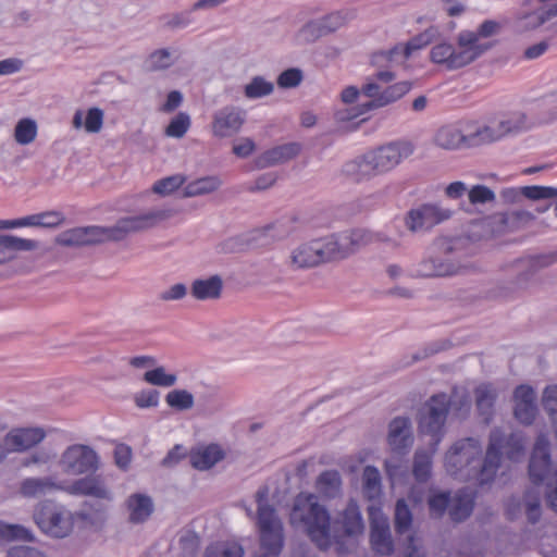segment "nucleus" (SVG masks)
I'll return each mask as SVG.
<instances>
[{"label": "nucleus", "mask_w": 557, "mask_h": 557, "mask_svg": "<svg viewBox=\"0 0 557 557\" xmlns=\"http://www.w3.org/2000/svg\"><path fill=\"white\" fill-rule=\"evenodd\" d=\"M186 286L182 283L174 284L168 290L163 292L161 298L163 300H178L186 295Z\"/></svg>", "instance_id": "774afa93"}, {"label": "nucleus", "mask_w": 557, "mask_h": 557, "mask_svg": "<svg viewBox=\"0 0 557 557\" xmlns=\"http://www.w3.org/2000/svg\"><path fill=\"white\" fill-rule=\"evenodd\" d=\"M273 90V85L270 82H267L262 77H255L248 85L245 87V95L248 98L255 99L267 96L271 94Z\"/></svg>", "instance_id": "8fccbe9b"}, {"label": "nucleus", "mask_w": 557, "mask_h": 557, "mask_svg": "<svg viewBox=\"0 0 557 557\" xmlns=\"http://www.w3.org/2000/svg\"><path fill=\"white\" fill-rule=\"evenodd\" d=\"M522 195L532 200L557 198V188L550 186H525Z\"/></svg>", "instance_id": "3c124183"}, {"label": "nucleus", "mask_w": 557, "mask_h": 557, "mask_svg": "<svg viewBox=\"0 0 557 557\" xmlns=\"http://www.w3.org/2000/svg\"><path fill=\"white\" fill-rule=\"evenodd\" d=\"M543 406L552 422L557 424V385L547 386L543 393ZM557 436V425L555 429Z\"/></svg>", "instance_id": "09e8293b"}, {"label": "nucleus", "mask_w": 557, "mask_h": 557, "mask_svg": "<svg viewBox=\"0 0 557 557\" xmlns=\"http://www.w3.org/2000/svg\"><path fill=\"white\" fill-rule=\"evenodd\" d=\"M159 403V392L143 391L135 396V404L139 408L156 407Z\"/></svg>", "instance_id": "680f3d73"}, {"label": "nucleus", "mask_w": 557, "mask_h": 557, "mask_svg": "<svg viewBox=\"0 0 557 557\" xmlns=\"http://www.w3.org/2000/svg\"><path fill=\"white\" fill-rule=\"evenodd\" d=\"M185 181V176L181 174L171 175L157 181L152 186V191L161 196H166L177 190Z\"/></svg>", "instance_id": "a18cd8bd"}, {"label": "nucleus", "mask_w": 557, "mask_h": 557, "mask_svg": "<svg viewBox=\"0 0 557 557\" xmlns=\"http://www.w3.org/2000/svg\"><path fill=\"white\" fill-rule=\"evenodd\" d=\"M45 435L40 428L15 429L5 435L4 445L9 451H23L40 443Z\"/></svg>", "instance_id": "412c9836"}, {"label": "nucleus", "mask_w": 557, "mask_h": 557, "mask_svg": "<svg viewBox=\"0 0 557 557\" xmlns=\"http://www.w3.org/2000/svg\"><path fill=\"white\" fill-rule=\"evenodd\" d=\"M165 400L171 408L187 410L194 406V396L185 389H173L168 393Z\"/></svg>", "instance_id": "49530a36"}, {"label": "nucleus", "mask_w": 557, "mask_h": 557, "mask_svg": "<svg viewBox=\"0 0 557 557\" xmlns=\"http://www.w3.org/2000/svg\"><path fill=\"white\" fill-rule=\"evenodd\" d=\"M64 490L72 495H86L100 499H111L110 491L103 479L99 475L79 479L64 487Z\"/></svg>", "instance_id": "4be33fe9"}, {"label": "nucleus", "mask_w": 557, "mask_h": 557, "mask_svg": "<svg viewBox=\"0 0 557 557\" xmlns=\"http://www.w3.org/2000/svg\"><path fill=\"white\" fill-rule=\"evenodd\" d=\"M34 519L44 533L53 537H65L73 529L72 515L63 507L50 502H45L37 507Z\"/></svg>", "instance_id": "9d476101"}, {"label": "nucleus", "mask_w": 557, "mask_h": 557, "mask_svg": "<svg viewBox=\"0 0 557 557\" xmlns=\"http://www.w3.org/2000/svg\"><path fill=\"white\" fill-rule=\"evenodd\" d=\"M165 216L166 214L163 211H153L143 215L121 219L113 227H76L61 233L57 237V243L62 246H85L103 240H122L129 233L154 226L157 222L165 219Z\"/></svg>", "instance_id": "20e7f679"}, {"label": "nucleus", "mask_w": 557, "mask_h": 557, "mask_svg": "<svg viewBox=\"0 0 557 557\" xmlns=\"http://www.w3.org/2000/svg\"><path fill=\"white\" fill-rule=\"evenodd\" d=\"M449 493H436L429 498L430 511L436 516H442L450 506Z\"/></svg>", "instance_id": "5fc2aeb1"}, {"label": "nucleus", "mask_w": 557, "mask_h": 557, "mask_svg": "<svg viewBox=\"0 0 557 557\" xmlns=\"http://www.w3.org/2000/svg\"><path fill=\"white\" fill-rule=\"evenodd\" d=\"M388 445L391 449L399 455H405L412 444L410 432V420L405 417L393 419L388 426Z\"/></svg>", "instance_id": "6ab92c4d"}, {"label": "nucleus", "mask_w": 557, "mask_h": 557, "mask_svg": "<svg viewBox=\"0 0 557 557\" xmlns=\"http://www.w3.org/2000/svg\"><path fill=\"white\" fill-rule=\"evenodd\" d=\"M276 182V176L274 173H265L260 175L256 182L255 185L249 186L247 189L249 191H257V190H264L269 187H271Z\"/></svg>", "instance_id": "69168bd1"}, {"label": "nucleus", "mask_w": 557, "mask_h": 557, "mask_svg": "<svg viewBox=\"0 0 557 557\" xmlns=\"http://www.w3.org/2000/svg\"><path fill=\"white\" fill-rule=\"evenodd\" d=\"M417 536L411 533L407 536L404 543V556L405 557H423L420 552V548L417 545Z\"/></svg>", "instance_id": "338daca9"}, {"label": "nucleus", "mask_w": 557, "mask_h": 557, "mask_svg": "<svg viewBox=\"0 0 557 557\" xmlns=\"http://www.w3.org/2000/svg\"><path fill=\"white\" fill-rule=\"evenodd\" d=\"M435 144L444 149L453 150L462 146L468 147L467 133L454 125H445L441 127L434 137Z\"/></svg>", "instance_id": "c85d7f7f"}, {"label": "nucleus", "mask_w": 557, "mask_h": 557, "mask_svg": "<svg viewBox=\"0 0 557 557\" xmlns=\"http://www.w3.org/2000/svg\"><path fill=\"white\" fill-rule=\"evenodd\" d=\"M468 198L471 205L493 202L495 200L494 191L485 185H474L468 191Z\"/></svg>", "instance_id": "603ef678"}, {"label": "nucleus", "mask_w": 557, "mask_h": 557, "mask_svg": "<svg viewBox=\"0 0 557 557\" xmlns=\"http://www.w3.org/2000/svg\"><path fill=\"white\" fill-rule=\"evenodd\" d=\"M5 239V244L13 255L14 251L17 250H32L37 247V243L33 239H24L15 236H3Z\"/></svg>", "instance_id": "bf43d9fd"}, {"label": "nucleus", "mask_w": 557, "mask_h": 557, "mask_svg": "<svg viewBox=\"0 0 557 557\" xmlns=\"http://www.w3.org/2000/svg\"><path fill=\"white\" fill-rule=\"evenodd\" d=\"M223 283L218 275L195 280L191 284V295L199 300L216 299L221 296Z\"/></svg>", "instance_id": "7c9ffc66"}, {"label": "nucleus", "mask_w": 557, "mask_h": 557, "mask_svg": "<svg viewBox=\"0 0 557 557\" xmlns=\"http://www.w3.org/2000/svg\"><path fill=\"white\" fill-rule=\"evenodd\" d=\"M346 16L339 12L332 13L321 21L310 22L301 29L302 36L307 40H314L329 33L335 32L346 23Z\"/></svg>", "instance_id": "5701e85b"}, {"label": "nucleus", "mask_w": 557, "mask_h": 557, "mask_svg": "<svg viewBox=\"0 0 557 557\" xmlns=\"http://www.w3.org/2000/svg\"><path fill=\"white\" fill-rule=\"evenodd\" d=\"M186 456V451L182 445H175L163 458L162 465L172 467Z\"/></svg>", "instance_id": "0e129e2a"}, {"label": "nucleus", "mask_w": 557, "mask_h": 557, "mask_svg": "<svg viewBox=\"0 0 557 557\" xmlns=\"http://www.w3.org/2000/svg\"><path fill=\"white\" fill-rule=\"evenodd\" d=\"M529 475L533 484L546 481V502L557 512V469L552 468L549 442L545 434H540L534 444L529 463Z\"/></svg>", "instance_id": "0eeeda50"}, {"label": "nucleus", "mask_w": 557, "mask_h": 557, "mask_svg": "<svg viewBox=\"0 0 557 557\" xmlns=\"http://www.w3.org/2000/svg\"><path fill=\"white\" fill-rule=\"evenodd\" d=\"M449 216L450 212L447 210H442L433 205H424L418 209L410 210L405 219V223L409 231L417 232L431 228Z\"/></svg>", "instance_id": "dca6fc26"}, {"label": "nucleus", "mask_w": 557, "mask_h": 557, "mask_svg": "<svg viewBox=\"0 0 557 557\" xmlns=\"http://www.w3.org/2000/svg\"><path fill=\"white\" fill-rule=\"evenodd\" d=\"M220 186V181L216 177L208 176L201 177L187 184L184 188V195L186 197H194L205 194H210L216 190Z\"/></svg>", "instance_id": "ea45409f"}, {"label": "nucleus", "mask_w": 557, "mask_h": 557, "mask_svg": "<svg viewBox=\"0 0 557 557\" xmlns=\"http://www.w3.org/2000/svg\"><path fill=\"white\" fill-rule=\"evenodd\" d=\"M503 138L504 136L496 121H491L488 124L476 125L467 129L468 147L490 145Z\"/></svg>", "instance_id": "393cba45"}, {"label": "nucleus", "mask_w": 557, "mask_h": 557, "mask_svg": "<svg viewBox=\"0 0 557 557\" xmlns=\"http://www.w3.org/2000/svg\"><path fill=\"white\" fill-rule=\"evenodd\" d=\"M369 543L375 556L389 557L395 552L388 518L377 508L369 511Z\"/></svg>", "instance_id": "9b49d317"}, {"label": "nucleus", "mask_w": 557, "mask_h": 557, "mask_svg": "<svg viewBox=\"0 0 557 557\" xmlns=\"http://www.w3.org/2000/svg\"><path fill=\"white\" fill-rule=\"evenodd\" d=\"M510 460H518L524 450V437L520 432L506 437L495 429L491 432L485 457L482 459V446L473 437L456 442L445 455L446 471L454 476L475 479L480 485L494 480L500 466L502 450Z\"/></svg>", "instance_id": "f257e3e1"}, {"label": "nucleus", "mask_w": 557, "mask_h": 557, "mask_svg": "<svg viewBox=\"0 0 557 557\" xmlns=\"http://www.w3.org/2000/svg\"><path fill=\"white\" fill-rule=\"evenodd\" d=\"M302 75L298 69H288L281 73L277 78V84L280 87L292 88L299 85L301 82Z\"/></svg>", "instance_id": "13d9d810"}, {"label": "nucleus", "mask_w": 557, "mask_h": 557, "mask_svg": "<svg viewBox=\"0 0 557 557\" xmlns=\"http://www.w3.org/2000/svg\"><path fill=\"white\" fill-rule=\"evenodd\" d=\"M59 488L62 487L49 478H28L21 483L20 492L25 497H39L46 495L52 490Z\"/></svg>", "instance_id": "72a5a7b5"}, {"label": "nucleus", "mask_w": 557, "mask_h": 557, "mask_svg": "<svg viewBox=\"0 0 557 557\" xmlns=\"http://www.w3.org/2000/svg\"><path fill=\"white\" fill-rule=\"evenodd\" d=\"M364 523L358 504L349 500L334 521L333 533L338 554H349L358 549L363 536Z\"/></svg>", "instance_id": "6e6552de"}, {"label": "nucleus", "mask_w": 557, "mask_h": 557, "mask_svg": "<svg viewBox=\"0 0 557 557\" xmlns=\"http://www.w3.org/2000/svg\"><path fill=\"white\" fill-rule=\"evenodd\" d=\"M318 493L325 498H335L342 491V478L337 470H325L315 480Z\"/></svg>", "instance_id": "2f4dec72"}, {"label": "nucleus", "mask_w": 557, "mask_h": 557, "mask_svg": "<svg viewBox=\"0 0 557 557\" xmlns=\"http://www.w3.org/2000/svg\"><path fill=\"white\" fill-rule=\"evenodd\" d=\"M502 28L500 23L486 20L476 30H462L458 34L457 42L460 46H468L474 59L476 60L493 46V41H486L485 39L497 35Z\"/></svg>", "instance_id": "f8f14e48"}, {"label": "nucleus", "mask_w": 557, "mask_h": 557, "mask_svg": "<svg viewBox=\"0 0 557 557\" xmlns=\"http://www.w3.org/2000/svg\"><path fill=\"white\" fill-rule=\"evenodd\" d=\"M151 70L166 69L171 65L170 52L165 49L157 50L149 58Z\"/></svg>", "instance_id": "052dcab7"}, {"label": "nucleus", "mask_w": 557, "mask_h": 557, "mask_svg": "<svg viewBox=\"0 0 557 557\" xmlns=\"http://www.w3.org/2000/svg\"><path fill=\"white\" fill-rule=\"evenodd\" d=\"M190 127V119L187 113L180 112L171 120L165 128V135L173 138H182Z\"/></svg>", "instance_id": "de8ad7c7"}, {"label": "nucleus", "mask_w": 557, "mask_h": 557, "mask_svg": "<svg viewBox=\"0 0 557 557\" xmlns=\"http://www.w3.org/2000/svg\"><path fill=\"white\" fill-rule=\"evenodd\" d=\"M449 407V397L442 393L433 395L421 409L419 433L431 438L429 450L419 449L414 454L412 473L418 482H426L431 476L432 458L444 436V426Z\"/></svg>", "instance_id": "7ed1b4c3"}, {"label": "nucleus", "mask_w": 557, "mask_h": 557, "mask_svg": "<svg viewBox=\"0 0 557 557\" xmlns=\"http://www.w3.org/2000/svg\"><path fill=\"white\" fill-rule=\"evenodd\" d=\"M541 110L545 113L536 123H549L557 117V92L542 100Z\"/></svg>", "instance_id": "864d4df0"}, {"label": "nucleus", "mask_w": 557, "mask_h": 557, "mask_svg": "<svg viewBox=\"0 0 557 557\" xmlns=\"http://www.w3.org/2000/svg\"><path fill=\"white\" fill-rule=\"evenodd\" d=\"M474 394L478 410L481 414L487 416L486 420L488 421L496 400L495 389L491 385L483 384L475 388Z\"/></svg>", "instance_id": "e433bc0d"}, {"label": "nucleus", "mask_w": 557, "mask_h": 557, "mask_svg": "<svg viewBox=\"0 0 557 557\" xmlns=\"http://www.w3.org/2000/svg\"><path fill=\"white\" fill-rule=\"evenodd\" d=\"M457 45L458 49L446 42L435 45L431 50L432 62L444 65L448 70H456L475 60L468 46H460L458 42Z\"/></svg>", "instance_id": "2eb2a0df"}, {"label": "nucleus", "mask_w": 557, "mask_h": 557, "mask_svg": "<svg viewBox=\"0 0 557 557\" xmlns=\"http://www.w3.org/2000/svg\"><path fill=\"white\" fill-rule=\"evenodd\" d=\"M270 490L261 486L256 493L257 525L260 537V557H280L284 546L283 523L274 507L267 504Z\"/></svg>", "instance_id": "423d86ee"}, {"label": "nucleus", "mask_w": 557, "mask_h": 557, "mask_svg": "<svg viewBox=\"0 0 557 557\" xmlns=\"http://www.w3.org/2000/svg\"><path fill=\"white\" fill-rule=\"evenodd\" d=\"M129 520L140 523L147 520L153 511V504L149 496L143 494L131 495L127 499Z\"/></svg>", "instance_id": "473e14b6"}, {"label": "nucleus", "mask_w": 557, "mask_h": 557, "mask_svg": "<svg viewBox=\"0 0 557 557\" xmlns=\"http://www.w3.org/2000/svg\"><path fill=\"white\" fill-rule=\"evenodd\" d=\"M440 35V32L436 27L431 26L424 32L418 34L417 36L412 37L404 47L403 46H395L393 49L386 51V52H377L373 53L372 55V63L376 64L379 62V58H383L387 61H391L393 59V55L398 53L399 51L404 52L405 58H409L411 53L416 50H420L428 45H430L435 38H437Z\"/></svg>", "instance_id": "a211bd4d"}, {"label": "nucleus", "mask_w": 557, "mask_h": 557, "mask_svg": "<svg viewBox=\"0 0 557 557\" xmlns=\"http://www.w3.org/2000/svg\"><path fill=\"white\" fill-rule=\"evenodd\" d=\"M412 152L413 147L409 143H391L368 151V158L373 161L376 172L382 174L397 166L403 159L408 158Z\"/></svg>", "instance_id": "4468645a"}, {"label": "nucleus", "mask_w": 557, "mask_h": 557, "mask_svg": "<svg viewBox=\"0 0 557 557\" xmlns=\"http://www.w3.org/2000/svg\"><path fill=\"white\" fill-rule=\"evenodd\" d=\"M37 136V125L34 120L22 119L17 122L14 131V138L20 145H28Z\"/></svg>", "instance_id": "79ce46f5"}, {"label": "nucleus", "mask_w": 557, "mask_h": 557, "mask_svg": "<svg viewBox=\"0 0 557 557\" xmlns=\"http://www.w3.org/2000/svg\"><path fill=\"white\" fill-rule=\"evenodd\" d=\"M416 274L421 277L449 276L455 274L454 265L434 259L423 260Z\"/></svg>", "instance_id": "f704fd0d"}, {"label": "nucleus", "mask_w": 557, "mask_h": 557, "mask_svg": "<svg viewBox=\"0 0 557 557\" xmlns=\"http://www.w3.org/2000/svg\"><path fill=\"white\" fill-rule=\"evenodd\" d=\"M103 124V112L99 108H90L87 111L84 127L88 133H98Z\"/></svg>", "instance_id": "6e6d98bb"}, {"label": "nucleus", "mask_w": 557, "mask_h": 557, "mask_svg": "<svg viewBox=\"0 0 557 557\" xmlns=\"http://www.w3.org/2000/svg\"><path fill=\"white\" fill-rule=\"evenodd\" d=\"M363 490L370 498L376 496L381 492V475L379 470L373 466H367L362 473Z\"/></svg>", "instance_id": "c03bdc74"}, {"label": "nucleus", "mask_w": 557, "mask_h": 557, "mask_svg": "<svg viewBox=\"0 0 557 557\" xmlns=\"http://www.w3.org/2000/svg\"><path fill=\"white\" fill-rule=\"evenodd\" d=\"M344 174L352 182L359 183L379 174L368 152L363 156L347 162L343 169Z\"/></svg>", "instance_id": "bb28decb"}, {"label": "nucleus", "mask_w": 557, "mask_h": 557, "mask_svg": "<svg viewBox=\"0 0 557 557\" xmlns=\"http://www.w3.org/2000/svg\"><path fill=\"white\" fill-rule=\"evenodd\" d=\"M144 380L151 385L170 387L176 383L177 377L175 374L166 373L163 367H158L147 371Z\"/></svg>", "instance_id": "37998d69"}, {"label": "nucleus", "mask_w": 557, "mask_h": 557, "mask_svg": "<svg viewBox=\"0 0 557 557\" xmlns=\"http://www.w3.org/2000/svg\"><path fill=\"white\" fill-rule=\"evenodd\" d=\"M496 123L504 137L528 131L536 124L529 121L528 116L520 111L506 113Z\"/></svg>", "instance_id": "cd10ccee"}, {"label": "nucleus", "mask_w": 557, "mask_h": 557, "mask_svg": "<svg viewBox=\"0 0 557 557\" xmlns=\"http://www.w3.org/2000/svg\"><path fill=\"white\" fill-rule=\"evenodd\" d=\"M224 450L218 444L198 446L189 453L191 466L198 470H208L224 458Z\"/></svg>", "instance_id": "b1692460"}, {"label": "nucleus", "mask_w": 557, "mask_h": 557, "mask_svg": "<svg viewBox=\"0 0 557 557\" xmlns=\"http://www.w3.org/2000/svg\"><path fill=\"white\" fill-rule=\"evenodd\" d=\"M206 557H244V549L235 541L216 542L207 547Z\"/></svg>", "instance_id": "4c0bfd02"}, {"label": "nucleus", "mask_w": 557, "mask_h": 557, "mask_svg": "<svg viewBox=\"0 0 557 557\" xmlns=\"http://www.w3.org/2000/svg\"><path fill=\"white\" fill-rule=\"evenodd\" d=\"M244 114L236 108H224L215 113L212 132L218 137H228L236 134L244 124Z\"/></svg>", "instance_id": "aec40b11"}, {"label": "nucleus", "mask_w": 557, "mask_h": 557, "mask_svg": "<svg viewBox=\"0 0 557 557\" xmlns=\"http://www.w3.org/2000/svg\"><path fill=\"white\" fill-rule=\"evenodd\" d=\"M132 448L126 444H119L116 445L114 449V460L116 466L122 469L126 470L131 462H132Z\"/></svg>", "instance_id": "4d7b16f0"}, {"label": "nucleus", "mask_w": 557, "mask_h": 557, "mask_svg": "<svg viewBox=\"0 0 557 557\" xmlns=\"http://www.w3.org/2000/svg\"><path fill=\"white\" fill-rule=\"evenodd\" d=\"M535 392L531 386L519 385L513 392V414L524 425H531L537 414Z\"/></svg>", "instance_id": "f3484780"}, {"label": "nucleus", "mask_w": 557, "mask_h": 557, "mask_svg": "<svg viewBox=\"0 0 557 557\" xmlns=\"http://www.w3.org/2000/svg\"><path fill=\"white\" fill-rule=\"evenodd\" d=\"M300 152V146L295 143L281 145L274 147L270 150H267L262 153L258 160L257 164L260 168H268L278 163L286 162L294 157H296Z\"/></svg>", "instance_id": "a878e982"}, {"label": "nucleus", "mask_w": 557, "mask_h": 557, "mask_svg": "<svg viewBox=\"0 0 557 557\" xmlns=\"http://www.w3.org/2000/svg\"><path fill=\"white\" fill-rule=\"evenodd\" d=\"M289 521L293 525L305 527L308 536L320 549L325 550L331 546L330 513L314 494L301 492L295 497Z\"/></svg>", "instance_id": "39448f33"}, {"label": "nucleus", "mask_w": 557, "mask_h": 557, "mask_svg": "<svg viewBox=\"0 0 557 557\" xmlns=\"http://www.w3.org/2000/svg\"><path fill=\"white\" fill-rule=\"evenodd\" d=\"M11 541H33L30 531L20 524L0 522V543Z\"/></svg>", "instance_id": "a19ab883"}, {"label": "nucleus", "mask_w": 557, "mask_h": 557, "mask_svg": "<svg viewBox=\"0 0 557 557\" xmlns=\"http://www.w3.org/2000/svg\"><path fill=\"white\" fill-rule=\"evenodd\" d=\"M61 462L65 471L83 474L96 471L99 458L96 451L86 445H72L62 455Z\"/></svg>", "instance_id": "ddd939ff"}, {"label": "nucleus", "mask_w": 557, "mask_h": 557, "mask_svg": "<svg viewBox=\"0 0 557 557\" xmlns=\"http://www.w3.org/2000/svg\"><path fill=\"white\" fill-rule=\"evenodd\" d=\"M64 215L59 211H46L22 218L24 226L55 227L62 224Z\"/></svg>", "instance_id": "c9c22d12"}, {"label": "nucleus", "mask_w": 557, "mask_h": 557, "mask_svg": "<svg viewBox=\"0 0 557 557\" xmlns=\"http://www.w3.org/2000/svg\"><path fill=\"white\" fill-rule=\"evenodd\" d=\"M384 240L367 230H354L337 237L317 239L304 244L292 253L297 268H312L322 262L343 259L369 244Z\"/></svg>", "instance_id": "f03ea898"}, {"label": "nucleus", "mask_w": 557, "mask_h": 557, "mask_svg": "<svg viewBox=\"0 0 557 557\" xmlns=\"http://www.w3.org/2000/svg\"><path fill=\"white\" fill-rule=\"evenodd\" d=\"M8 557H46L40 550L29 546H14L8 552Z\"/></svg>", "instance_id": "e2e57ef3"}, {"label": "nucleus", "mask_w": 557, "mask_h": 557, "mask_svg": "<svg viewBox=\"0 0 557 557\" xmlns=\"http://www.w3.org/2000/svg\"><path fill=\"white\" fill-rule=\"evenodd\" d=\"M412 525V512L405 499L400 498L396 502L394 527L398 535L407 533Z\"/></svg>", "instance_id": "58836bf2"}, {"label": "nucleus", "mask_w": 557, "mask_h": 557, "mask_svg": "<svg viewBox=\"0 0 557 557\" xmlns=\"http://www.w3.org/2000/svg\"><path fill=\"white\" fill-rule=\"evenodd\" d=\"M474 508V495L466 491H459L450 500L449 517L455 522L466 520Z\"/></svg>", "instance_id": "c756f323"}, {"label": "nucleus", "mask_w": 557, "mask_h": 557, "mask_svg": "<svg viewBox=\"0 0 557 557\" xmlns=\"http://www.w3.org/2000/svg\"><path fill=\"white\" fill-rule=\"evenodd\" d=\"M394 79V73L381 71L374 75L373 81L364 84L361 91L371 100L361 106L357 115L395 102L409 92L412 86L410 82L404 81L389 85Z\"/></svg>", "instance_id": "1a4fd4ad"}]
</instances>
